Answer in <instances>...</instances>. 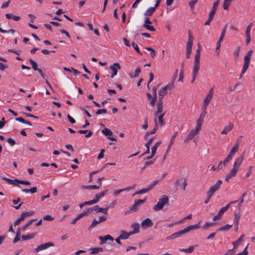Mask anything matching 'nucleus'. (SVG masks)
Segmentation results:
<instances>
[{
    "label": "nucleus",
    "instance_id": "47",
    "mask_svg": "<svg viewBox=\"0 0 255 255\" xmlns=\"http://www.w3.org/2000/svg\"><path fill=\"white\" fill-rule=\"evenodd\" d=\"M164 115V113H162L158 116H155L156 118L157 117L159 123L161 126L163 125V117Z\"/></svg>",
    "mask_w": 255,
    "mask_h": 255
},
{
    "label": "nucleus",
    "instance_id": "24",
    "mask_svg": "<svg viewBox=\"0 0 255 255\" xmlns=\"http://www.w3.org/2000/svg\"><path fill=\"white\" fill-rule=\"evenodd\" d=\"M243 155L240 156L238 158H236L233 166L239 169L240 165L243 161Z\"/></svg>",
    "mask_w": 255,
    "mask_h": 255
},
{
    "label": "nucleus",
    "instance_id": "15",
    "mask_svg": "<svg viewBox=\"0 0 255 255\" xmlns=\"http://www.w3.org/2000/svg\"><path fill=\"white\" fill-rule=\"evenodd\" d=\"M145 202V200H142V199H138L136 201H135L133 205L131 207L130 210L132 211H137L140 205L142 203H143Z\"/></svg>",
    "mask_w": 255,
    "mask_h": 255
},
{
    "label": "nucleus",
    "instance_id": "18",
    "mask_svg": "<svg viewBox=\"0 0 255 255\" xmlns=\"http://www.w3.org/2000/svg\"><path fill=\"white\" fill-rule=\"evenodd\" d=\"M102 133L105 135L106 136H109L108 138L112 141H116V138L113 136H111V135L113 134L112 131H111L109 129L107 128H105V129L102 130Z\"/></svg>",
    "mask_w": 255,
    "mask_h": 255
},
{
    "label": "nucleus",
    "instance_id": "51",
    "mask_svg": "<svg viewBox=\"0 0 255 255\" xmlns=\"http://www.w3.org/2000/svg\"><path fill=\"white\" fill-rule=\"evenodd\" d=\"M131 44L134 50L136 51V52L138 53L140 55H142V53L140 52L137 44L134 43V42H132Z\"/></svg>",
    "mask_w": 255,
    "mask_h": 255
},
{
    "label": "nucleus",
    "instance_id": "1",
    "mask_svg": "<svg viewBox=\"0 0 255 255\" xmlns=\"http://www.w3.org/2000/svg\"><path fill=\"white\" fill-rule=\"evenodd\" d=\"M169 203V198L166 195H162L158 199L157 204L153 207V210L154 211H158L162 210L163 207L168 205Z\"/></svg>",
    "mask_w": 255,
    "mask_h": 255
},
{
    "label": "nucleus",
    "instance_id": "64",
    "mask_svg": "<svg viewBox=\"0 0 255 255\" xmlns=\"http://www.w3.org/2000/svg\"><path fill=\"white\" fill-rule=\"evenodd\" d=\"M164 87L168 91V90H170L173 89L174 88V85L173 83H171V84H168Z\"/></svg>",
    "mask_w": 255,
    "mask_h": 255
},
{
    "label": "nucleus",
    "instance_id": "45",
    "mask_svg": "<svg viewBox=\"0 0 255 255\" xmlns=\"http://www.w3.org/2000/svg\"><path fill=\"white\" fill-rule=\"evenodd\" d=\"M15 120L23 124L28 125V126H31V124L29 122L25 121L23 118L21 117L17 118L15 119Z\"/></svg>",
    "mask_w": 255,
    "mask_h": 255
},
{
    "label": "nucleus",
    "instance_id": "43",
    "mask_svg": "<svg viewBox=\"0 0 255 255\" xmlns=\"http://www.w3.org/2000/svg\"><path fill=\"white\" fill-rule=\"evenodd\" d=\"M95 204L93 200H90L88 201H85L79 204V207L80 208H82L85 205H92Z\"/></svg>",
    "mask_w": 255,
    "mask_h": 255
},
{
    "label": "nucleus",
    "instance_id": "20",
    "mask_svg": "<svg viewBox=\"0 0 255 255\" xmlns=\"http://www.w3.org/2000/svg\"><path fill=\"white\" fill-rule=\"evenodd\" d=\"M153 223L149 218H146L141 223V226L143 228L150 227L152 226Z\"/></svg>",
    "mask_w": 255,
    "mask_h": 255
},
{
    "label": "nucleus",
    "instance_id": "16",
    "mask_svg": "<svg viewBox=\"0 0 255 255\" xmlns=\"http://www.w3.org/2000/svg\"><path fill=\"white\" fill-rule=\"evenodd\" d=\"M107 219V217L105 215L101 216L99 217V220L94 219L91 225H90L91 228L95 227L99 223L106 221Z\"/></svg>",
    "mask_w": 255,
    "mask_h": 255
},
{
    "label": "nucleus",
    "instance_id": "35",
    "mask_svg": "<svg viewBox=\"0 0 255 255\" xmlns=\"http://www.w3.org/2000/svg\"><path fill=\"white\" fill-rule=\"evenodd\" d=\"M155 11V7H149L144 12V15L146 17L151 16L154 12Z\"/></svg>",
    "mask_w": 255,
    "mask_h": 255
},
{
    "label": "nucleus",
    "instance_id": "40",
    "mask_svg": "<svg viewBox=\"0 0 255 255\" xmlns=\"http://www.w3.org/2000/svg\"><path fill=\"white\" fill-rule=\"evenodd\" d=\"M232 226H233V225L227 224L224 226H222V227L218 228L217 230V231L221 232V231H227V230H229L231 227H232Z\"/></svg>",
    "mask_w": 255,
    "mask_h": 255
},
{
    "label": "nucleus",
    "instance_id": "61",
    "mask_svg": "<svg viewBox=\"0 0 255 255\" xmlns=\"http://www.w3.org/2000/svg\"><path fill=\"white\" fill-rule=\"evenodd\" d=\"M240 47H238L235 50V51H234V55L235 56L236 58H238L239 55V53H240Z\"/></svg>",
    "mask_w": 255,
    "mask_h": 255
},
{
    "label": "nucleus",
    "instance_id": "41",
    "mask_svg": "<svg viewBox=\"0 0 255 255\" xmlns=\"http://www.w3.org/2000/svg\"><path fill=\"white\" fill-rule=\"evenodd\" d=\"M194 249V246H190L187 249H181L179 251L181 252H184L187 254L191 253Z\"/></svg>",
    "mask_w": 255,
    "mask_h": 255
},
{
    "label": "nucleus",
    "instance_id": "32",
    "mask_svg": "<svg viewBox=\"0 0 255 255\" xmlns=\"http://www.w3.org/2000/svg\"><path fill=\"white\" fill-rule=\"evenodd\" d=\"M36 234V233H32L30 234H28L27 235H22L21 236V239L22 241H26L33 239L35 237Z\"/></svg>",
    "mask_w": 255,
    "mask_h": 255
},
{
    "label": "nucleus",
    "instance_id": "52",
    "mask_svg": "<svg viewBox=\"0 0 255 255\" xmlns=\"http://www.w3.org/2000/svg\"><path fill=\"white\" fill-rule=\"evenodd\" d=\"M226 28H227V25L225 26V27H224V28L223 29L222 33H221L220 37L218 40H219V42H222L223 41L226 31Z\"/></svg>",
    "mask_w": 255,
    "mask_h": 255
},
{
    "label": "nucleus",
    "instance_id": "29",
    "mask_svg": "<svg viewBox=\"0 0 255 255\" xmlns=\"http://www.w3.org/2000/svg\"><path fill=\"white\" fill-rule=\"evenodd\" d=\"M253 53V51L252 50H249L245 55L244 57V62L248 63L250 64V59L251 58L252 55Z\"/></svg>",
    "mask_w": 255,
    "mask_h": 255
},
{
    "label": "nucleus",
    "instance_id": "21",
    "mask_svg": "<svg viewBox=\"0 0 255 255\" xmlns=\"http://www.w3.org/2000/svg\"><path fill=\"white\" fill-rule=\"evenodd\" d=\"M234 126L233 123H229L227 126L224 128L221 133L223 134H227L233 128Z\"/></svg>",
    "mask_w": 255,
    "mask_h": 255
},
{
    "label": "nucleus",
    "instance_id": "17",
    "mask_svg": "<svg viewBox=\"0 0 255 255\" xmlns=\"http://www.w3.org/2000/svg\"><path fill=\"white\" fill-rule=\"evenodd\" d=\"M213 97V96L207 94V95L206 96V97L203 100L201 107H204V108H207V106H208L210 101L212 99Z\"/></svg>",
    "mask_w": 255,
    "mask_h": 255
},
{
    "label": "nucleus",
    "instance_id": "46",
    "mask_svg": "<svg viewBox=\"0 0 255 255\" xmlns=\"http://www.w3.org/2000/svg\"><path fill=\"white\" fill-rule=\"evenodd\" d=\"M157 99V95H156V92H155V95H153V97L151 99V100L149 101L150 103L149 104L151 106L154 107L156 101Z\"/></svg>",
    "mask_w": 255,
    "mask_h": 255
},
{
    "label": "nucleus",
    "instance_id": "34",
    "mask_svg": "<svg viewBox=\"0 0 255 255\" xmlns=\"http://www.w3.org/2000/svg\"><path fill=\"white\" fill-rule=\"evenodd\" d=\"M245 235H243L241 236L235 242H234L232 244L235 248L238 247L239 245L243 241Z\"/></svg>",
    "mask_w": 255,
    "mask_h": 255
},
{
    "label": "nucleus",
    "instance_id": "57",
    "mask_svg": "<svg viewBox=\"0 0 255 255\" xmlns=\"http://www.w3.org/2000/svg\"><path fill=\"white\" fill-rule=\"evenodd\" d=\"M215 224L212 222H206L202 227L203 229H207L211 226H213Z\"/></svg>",
    "mask_w": 255,
    "mask_h": 255
},
{
    "label": "nucleus",
    "instance_id": "26",
    "mask_svg": "<svg viewBox=\"0 0 255 255\" xmlns=\"http://www.w3.org/2000/svg\"><path fill=\"white\" fill-rule=\"evenodd\" d=\"M167 93V90L164 87L160 89L158 91L159 100L162 101V98Z\"/></svg>",
    "mask_w": 255,
    "mask_h": 255
},
{
    "label": "nucleus",
    "instance_id": "23",
    "mask_svg": "<svg viewBox=\"0 0 255 255\" xmlns=\"http://www.w3.org/2000/svg\"><path fill=\"white\" fill-rule=\"evenodd\" d=\"M99 239L101 241L100 244H104L106 243V241L108 240H110L112 241L114 240L113 238L109 235H107L105 236H100L99 237Z\"/></svg>",
    "mask_w": 255,
    "mask_h": 255
},
{
    "label": "nucleus",
    "instance_id": "2",
    "mask_svg": "<svg viewBox=\"0 0 255 255\" xmlns=\"http://www.w3.org/2000/svg\"><path fill=\"white\" fill-rule=\"evenodd\" d=\"M194 40L193 37L189 33L188 34V41L186 44V57L189 58L192 52V47Z\"/></svg>",
    "mask_w": 255,
    "mask_h": 255
},
{
    "label": "nucleus",
    "instance_id": "36",
    "mask_svg": "<svg viewBox=\"0 0 255 255\" xmlns=\"http://www.w3.org/2000/svg\"><path fill=\"white\" fill-rule=\"evenodd\" d=\"M161 141H159L158 142H157L151 148V151L152 152V156H154L156 152V150L157 149V148L160 146V145L161 144Z\"/></svg>",
    "mask_w": 255,
    "mask_h": 255
},
{
    "label": "nucleus",
    "instance_id": "12",
    "mask_svg": "<svg viewBox=\"0 0 255 255\" xmlns=\"http://www.w3.org/2000/svg\"><path fill=\"white\" fill-rule=\"evenodd\" d=\"M121 66L118 63H115L113 65L110 66V68L112 71V73L111 75V77L113 78L118 73V70L120 69Z\"/></svg>",
    "mask_w": 255,
    "mask_h": 255
},
{
    "label": "nucleus",
    "instance_id": "6",
    "mask_svg": "<svg viewBox=\"0 0 255 255\" xmlns=\"http://www.w3.org/2000/svg\"><path fill=\"white\" fill-rule=\"evenodd\" d=\"M54 246V244L52 242H47L45 244H40L38 246L37 248L34 249L33 252L35 253H38L40 251L46 250L49 247H53Z\"/></svg>",
    "mask_w": 255,
    "mask_h": 255
},
{
    "label": "nucleus",
    "instance_id": "60",
    "mask_svg": "<svg viewBox=\"0 0 255 255\" xmlns=\"http://www.w3.org/2000/svg\"><path fill=\"white\" fill-rule=\"evenodd\" d=\"M197 2V0H193L189 2V6L192 10H193L194 5Z\"/></svg>",
    "mask_w": 255,
    "mask_h": 255
},
{
    "label": "nucleus",
    "instance_id": "31",
    "mask_svg": "<svg viewBox=\"0 0 255 255\" xmlns=\"http://www.w3.org/2000/svg\"><path fill=\"white\" fill-rule=\"evenodd\" d=\"M139 225L137 223H134L131 225V227L133 229V231L129 232L130 233V234L133 235L134 234L137 233L139 232Z\"/></svg>",
    "mask_w": 255,
    "mask_h": 255
},
{
    "label": "nucleus",
    "instance_id": "44",
    "mask_svg": "<svg viewBox=\"0 0 255 255\" xmlns=\"http://www.w3.org/2000/svg\"><path fill=\"white\" fill-rule=\"evenodd\" d=\"M233 0H224L223 2V8L227 10Z\"/></svg>",
    "mask_w": 255,
    "mask_h": 255
},
{
    "label": "nucleus",
    "instance_id": "37",
    "mask_svg": "<svg viewBox=\"0 0 255 255\" xmlns=\"http://www.w3.org/2000/svg\"><path fill=\"white\" fill-rule=\"evenodd\" d=\"M239 148L238 145H234V147L230 150L228 155L233 158L236 153L238 151Z\"/></svg>",
    "mask_w": 255,
    "mask_h": 255
},
{
    "label": "nucleus",
    "instance_id": "10",
    "mask_svg": "<svg viewBox=\"0 0 255 255\" xmlns=\"http://www.w3.org/2000/svg\"><path fill=\"white\" fill-rule=\"evenodd\" d=\"M88 213H91L93 211H95L97 213H102L104 214H107L108 211V208H101L99 207L98 206H95L92 208H89L87 209Z\"/></svg>",
    "mask_w": 255,
    "mask_h": 255
},
{
    "label": "nucleus",
    "instance_id": "14",
    "mask_svg": "<svg viewBox=\"0 0 255 255\" xmlns=\"http://www.w3.org/2000/svg\"><path fill=\"white\" fill-rule=\"evenodd\" d=\"M108 192V189L104 190L101 192L98 193L96 194L94 198L92 200L93 202H94V204L97 203L99 202V200L103 197Z\"/></svg>",
    "mask_w": 255,
    "mask_h": 255
},
{
    "label": "nucleus",
    "instance_id": "38",
    "mask_svg": "<svg viewBox=\"0 0 255 255\" xmlns=\"http://www.w3.org/2000/svg\"><path fill=\"white\" fill-rule=\"evenodd\" d=\"M81 188L83 189H86L88 190H92V189H98L100 188V186H98L97 185H82L81 186Z\"/></svg>",
    "mask_w": 255,
    "mask_h": 255
},
{
    "label": "nucleus",
    "instance_id": "25",
    "mask_svg": "<svg viewBox=\"0 0 255 255\" xmlns=\"http://www.w3.org/2000/svg\"><path fill=\"white\" fill-rule=\"evenodd\" d=\"M177 135H178V132L176 131L174 133V134L172 136V137L170 139V143L168 145L167 148L166 149V153H168V152L169 151V150L170 149L171 146L174 143L175 139L177 137Z\"/></svg>",
    "mask_w": 255,
    "mask_h": 255
},
{
    "label": "nucleus",
    "instance_id": "7",
    "mask_svg": "<svg viewBox=\"0 0 255 255\" xmlns=\"http://www.w3.org/2000/svg\"><path fill=\"white\" fill-rule=\"evenodd\" d=\"M1 178L11 184L17 185L18 183L23 184L25 185L30 184V182L29 181L27 180H20L18 179L12 180L4 177H2Z\"/></svg>",
    "mask_w": 255,
    "mask_h": 255
},
{
    "label": "nucleus",
    "instance_id": "19",
    "mask_svg": "<svg viewBox=\"0 0 255 255\" xmlns=\"http://www.w3.org/2000/svg\"><path fill=\"white\" fill-rule=\"evenodd\" d=\"M162 113L165 114V112L163 111L162 101L158 100V102L157 105V110L155 113V116H158Z\"/></svg>",
    "mask_w": 255,
    "mask_h": 255
},
{
    "label": "nucleus",
    "instance_id": "30",
    "mask_svg": "<svg viewBox=\"0 0 255 255\" xmlns=\"http://www.w3.org/2000/svg\"><path fill=\"white\" fill-rule=\"evenodd\" d=\"M130 234L129 232L128 233H127L125 231H122L121 232V234L119 236L120 239H121V240H126L128 239L130 236L132 235L131 234Z\"/></svg>",
    "mask_w": 255,
    "mask_h": 255
},
{
    "label": "nucleus",
    "instance_id": "53",
    "mask_svg": "<svg viewBox=\"0 0 255 255\" xmlns=\"http://www.w3.org/2000/svg\"><path fill=\"white\" fill-rule=\"evenodd\" d=\"M29 61L30 62V63L31 64V66H32V67L33 69V70H35V71L38 70V68H37V63L36 62H35L32 59H29Z\"/></svg>",
    "mask_w": 255,
    "mask_h": 255
},
{
    "label": "nucleus",
    "instance_id": "33",
    "mask_svg": "<svg viewBox=\"0 0 255 255\" xmlns=\"http://www.w3.org/2000/svg\"><path fill=\"white\" fill-rule=\"evenodd\" d=\"M78 132L80 134H84L85 137H89L92 136V132L91 130H78Z\"/></svg>",
    "mask_w": 255,
    "mask_h": 255
},
{
    "label": "nucleus",
    "instance_id": "54",
    "mask_svg": "<svg viewBox=\"0 0 255 255\" xmlns=\"http://www.w3.org/2000/svg\"><path fill=\"white\" fill-rule=\"evenodd\" d=\"M201 108H202V113H201L199 118L204 120V118L206 114L207 108H204V107H201Z\"/></svg>",
    "mask_w": 255,
    "mask_h": 255
},
{
    "label": "nucleus",
    "instance_id": "58",
    "mask_svg": "<svg viewBox=\"0 0 255 255\" xmlns=\"http://www.w3.org/2000/svg\"><path fill=\"white\" fill-rule=\"evenodd\" d=\"M151 189H152V186H149L147 188H143L141 190H139L140 194H142L147 192Z\"/></svg>",
    "mask_w": 255,
    "mask_h": 255
},
{
    "label": "nucleus",
    "instance_id": "49",
    "mask_svg": "<svg viewBox=\"0 0 255 255\" xmlns=\"http://www.w3.org/2000/svg\"><path fill=\"white\" fill-rule=\"evenodd\" d=\"M253 25V23L251 22L247 26L246 30V35H250L251 31Z\"/></svg>",
    "mask_w": 255,
    "mask_h": 255
},
{
    "label": "nucleus",
    "instance_id": "27",
    "mask_svg": "<svg viewBox=\"0 0 255 255\" xmlns=\"http://www.w3.org/2000/svg\"><path fill=\"white\" fill-rule=\"evenodd\" d=\"M154 122L155 123V127L154 128L150 131H147L146 132V133L145 134V135H144V139H146L147 137L150 135V134H153L155 132V131H156L157 129V120H156V119H154Z\"/></svg>",
    "mask_w": 255,
    "mask_h": 255
},
{
    "label": "nucleus",
    "instance_id": "28",
    "mask_svg": "<svg viewBox=\"0 0 255 255\" xmlns=\"http://www.w3.org/2000/svg\"><path fill=\"white\" fill-rule=\"evenodd\" d=\"M104 249L103 248L101 247H98V248H91L89 250L90 254L92 255H96L100 252H103Z\"/></svg>",
    "mask_w": 255,
    "mask_h": 255
},
{
    "label": "nucleus",
    "instance_id": "11",
    "mask_svg": "<svg viewBox=\"0 0 255 255\" xmlns=\"http://www.w3.org/2000/svg\"><path fill=\"white\" fill-rule=\"evenodd\" d=\"M239 168L233 166V168L230 170L229 172L226 175L225 177V181H228L230 179L234 177L238 171H239Z\"/></svg>",
    "mask_w": 255,
    "mask_h": 255
},
{
    "label": "nucleus",
    "instance_id": "55",
    "mask_svg": "<svg viewBox=\"0 0 255 255\" xmlns=\"http://www.w3.org/2000/svg\"><path fill=\"white\" fill-rule=\"evenodd\" d=\"M180 237V234L178 232H176L172 234L171 236H170L169 237L167 238L168 240H171V239H174L175 238H177L178 237Z\"/></svg>",
    "mask_w": 255,
    "mask_h": 255
},
{
    "label": "nucleus",
    "instance_id": "62",
    "mask_svg": "<svg viewBox=\"0 0 255 255\" xmlns=\"http://www.w3.org/2000/svg\"><path fill=\"white\" fill-rule=\"evenodd\" d=\"M249 245L247 246V247L244 249V250L241 253H240L238 254V255H248V252L247 251L248 247Z\"/></svg>",
    "mask_w": 255,
    "mask_h": 255
},
{
    "label": "nucleus",
    "instance_id": "22",
    "mask_svg": "<svg viewBox=\"0 0 255 255\" xmlns=\"http://www.w3.org/2000/svg\"><path fill=\"white\" fill-rule=\"evenodd\" d=\"M89 214L87 210L86 211H83L82 213L79 214L74 219H73L71 222V223L72 224H75L77 221L78 220H80V219L82 218L84 216L88 215Z\"/></svg>",
    "mask_w": 255,
    "mask_h": 255
},
{
    "label": "nucleus",
    "instance_id": "56",
    "mask_svg": "<svg viewBox=\"0 0 255 255\" xmlns=\"http://www.w3.org/2000/svg\"><path fill=\"white\" fill-rule=\"evenodd\" d=\"M229 209V205H226L225 207L221 208V209L219 211L218 213L220 214L221 216H222L224 213Z\"/></svg>",
    "mask_w": 255,
    "mask_h": 255
},
{
    "label": "nucleus",
    "instance_id": "3",
    "mask_svg": "<svg viewBox=\"0 0 255 255\" xmlns=\"http://www.w3.org/2000/svg\"><path fill=\"white\" fill-rule=\"evenodd\" d=\"M220 2V0H217L216 1L214 2L213 4V7L211 11L209 13V17L208 20L205 22V25H209L211 21L214 18V15L216 11V9L217 6H218Z\"/></svg>",
    "mask_w": 255,
    "mask_h": 255
},
{
    "label": "nucleus",
    "instance_id": "13",
    "mask_svg": "<svg viewBox=\"0 0 255 255\" xmlns=\"http://www.w3.org/2000/svg\"><path fill=\"white\" fill-rule=\"evenodd\" d=\"M176 186H179L180 188L184 190L187 185L186 179L185 178L181 177L178 179L175 183Z\"/></svg>",
    "mask_w": 255,
    "mask_h": 255
},
{
    "label": "nucleus",
    "instance_id": "9",
    "mask_svg": "<svg viewBox=\"0 0 255 255\" xmlns=\"http://www.w3.org/2000/svg\"><path fill=\"white\" fill-rule=\"evenodd\" d=\"M151 24L152 22L150 20L149 18L148 17H145L144 23L143 24V27L147 30L150 31H155V29L154 28L153 26L151 25Z\"/></svg>",
    "mask_w": 255,
    "mask_h": 255
},
{
    "label": "nucleus",
    "instance_id": "5",
    "mask_svg": "<svg viewBox=\"0 0 255 255\" xmlns=\"http://www.w3.org/2000/svg\"><path fill=\"white\" fill-rule=\"evenodd\" d=\"M34 213V212L33 211L23 212L21 214L20 217L19 218H18L15 222H14L13 225L14 226H16L19 225L20 223V222L23 221L26 217L32 215Z\"/></svg>",
    "mask_w": 255,
    "mask_h": 255
},
{
    "label": "nucleus",
    "instance_id": "42",
    "mask_svg": "<svg viewBox=\"0 0 255 255\" xmlns=\"http://www.w3.org/2000/svg\"><path fill=\"white\" fill-rule=\"evenodd\" d=\"M200 68V62H194L193 69V73L198 74Z\"/></svg>",
    "mask_w": 255,
    "mask_h": 255
},
{
    "label": "nucleus",
    "instance_id": "63",
    "mask_svg": "<svg viewBox=\"0 0 255 255\" xmlns=\"http://www.w3.org/2000/svg\"><path fill=\"white\" fill-rule=\"evenodd\" d=\"M43 220L44 221H53L54 218L50 215H47L43 217Z\"/></svg>",
    "mask_w": 255,
    "mask_h": 255
},
{
    "label": "nucleus",
    "instance_id": "48",
    "mask_svg": "<svg viewBox=\"0 0 255 255\" xmlns=\"http://www.w3.org/2000/svg\"><path fill=\"white\" fill-rule=\"evenodd\" d=\"M145 49L150 52V55L152 58H154L155 56V52L153 49L150 47H147Z\"/></svg>",
    "mask_w": 255,
    "mask_h": 255
},
{
    "label": "nucleus",
    "instance_id": "39",
    "mask_svg": "<svg viewBox=\"0 0 255 255\" xmlns=\"http://www.w3.org/2000/svg\"><path fill=\"white\" fill-rule=\"evenodd\" d=\"M203 119L199 118L198 120L196 121V126L195 128L200 131L201 129V126L203 123Z\"/></svg>",
    "mask_w": 255,
    "mask_h": 255
},
{
    "label": "nucleus",
    "instance_id": "50",
    "mask_svg": "<svg viewBox=\"0 0 255 255\" xmlns=\"http://www.w3.org/2000/svg\"><path fill=\"white\" fill-rule=\"evenodd\" d=\"M35 219H32L30 221H29L26 224H25L21 228V230L23 231H25L26 229L30 225L32 224L33 221H34Z\"/></svg>",
    "mask_w": 255,
    "mask_h": 255
},
{
    "label": "nucleus",
    "instance_id": "59",
    "mask_svg": "<svg viewBox=\"0 0 255 255\" xmlns=\"http://www.w3.org/2000/svg\"><path fill=\"white\" fill-rule=\"evenodd\" d=\"M249 66V63L244 62V65L242 70V74H244L248 69Z\"/></svg>",
    "mask_w": 255,
    "mask_h": 255
},
{
    "label": "nucleus",
    "instance_id": "4",
    "mask_svg": "<svg viewBox=\"0 0 255 255\" xmlns=\"http://www.w3.org/2000/svg\"><path fill=\"white\" fill-rule=\"evenodd\" d=\"M222 184V181L218 180L216 184L211 186L207 193L209 195V197L212 196L214 193L219 189Z\"/></svg>",
    "mask_w": 255,
    "mask_h": 255
},
{
    "label": "nucleus",
    "instance_id": "8",
    "mask_svg": "<svg viewBox=\"0 0 255 255\" xmlns=\"http://www.w3.org/2000/svg\"><path fill=\"white\" fill-rule=\"evenodd\" d=\"M199 130H197L195 128L191 130L189 133L184 138V142L186 143H188L190 142L193 138V137L199 132Z\"/></svg>",
    "mask_w": 255,
    "mask_h": 255
}]
</instances>
